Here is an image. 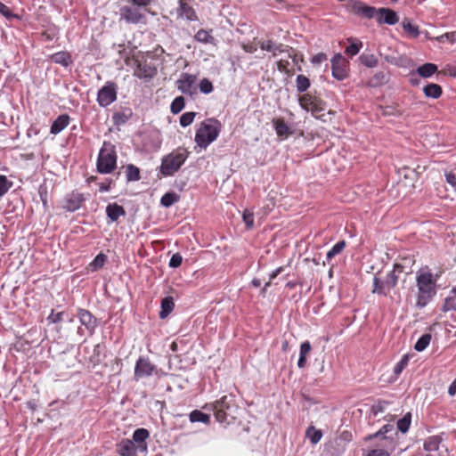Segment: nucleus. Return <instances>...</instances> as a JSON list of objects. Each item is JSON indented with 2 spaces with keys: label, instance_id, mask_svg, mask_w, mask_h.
I'll return each mask as SVG.
<instances>
[{
  "label": "nucleus",
  "instance_id": "nucleus-1",
  "mask_svg": "<svg viewBox=\"0 0 456 456\" xmlns=\"http://www.w3.org/2000/svg\"><path fill=\"white\" fill-rule=\"evenodd\" d=\"M437 277L433 274L428 267L420 268L416 273L417 283V299L416 306L418 308L425 307L436 293Z\"/></svg>",
  "mask_w": 456,
  "mask_h": 456
},
{
  "label": "nucleus",
  "instance_id": "nucleus-2",
  "mask_svg": "<svg viewBox=\"0 0 456 456\" xmlns=\"http://www.w3.org/2000/svg\"><path fill=\"white\" fill-rule=\"evenodd\" d=\"M150 433L146 428L134 430L132 439H122L117 444L116 451L120 456H137L145 454L148 451L147 439Z\"/></svg>",
  "mask_w": 456,
  "mask_h": 456
},
{
  "label": "nucleus",
  "instance_id": "nucleus-3",
  "mask_svg": "<svg viewBox=\"0 0 456 456\" xmlns=\"http://www.w3.org/2000/svg\"><path fill=\"white\" fill-rule=\"evenodd\" d=\"M221 124L214 118L203 121L197 129L195 142L200 148L206 149L219 135Z\"/></svg>",
  "mask_w": 456,
  "mask_h": 456
},
{
  "label": "nucleus",
  "instance_id": "nucleus-4",
  "mask_svg": "<svg viewBox=\"0 0 456 456\" xmlns=\"http://www.w3.org/2000/svg\"><path fill=\"white\" fill-rule=\"evenodd\" d=\"M189 156L184 148H178L162 159L160 171L164 175H172L177 172Z\"/></svg>",
  "mask_w": 456,
  "mask_h": 456
},
{
  "label": "nucleus",
  "instance_id": "nucleus-5",
  "mask_svg": "<svg viewBox=\"0 0 456 456\" xmlns=\"http://www.w3.org/2000/svg\"><path fill=\"white\" fill-rule=\"evenodd\" d=\"M117 167V154L112 143L104 142L97 159V169L102 174H110Z\"/></svg>",
  "mask_w": 456,
  "mask_h": 456
},
{
  "label": "nucleus",
  "instance_id": "nucleus-6",
  "mask_svg": "<svg viewBox=\"0 0 456 456\" xmlns=\"http://www.w3.org/2000/svg\"><path fill=\"white\" fill-rule=\"evenodd\" d=\"M396 270L402 272V266L397 264L395 265V269L388 273L385 279L374 277L372 293L387 296L397 284L398 276L395 274Z\"/></svg>",
  "mask_w": 456,
  "mask_h": 456
},
{
  "label": "nucleus",
  "instance_id": "nucleus-7",
  "mask_svg": "<svg viewBox=\"0 0 456 456\" xmlns=\"http://www.w3.org/2000/svg\"><path fill=\"white\" fill-rule=\"evenodd\" d=\"M164 374L165 373L161 370L158 369L147 357H140L136 361L134 373V379L136 380L151 375H155L159 378Z\"/></svg>",
  "mask_w": 456,
  "mask_h": 456
},
{
  "label": "nucleus",
  "instance_id": "nucleus-8",
  "mask_svg": "<svg viewBox=\"0 0 456 456\" xmlns=\"http://www.w3.org/2000/svg\"><path fill=\"white\" fill-rule=\"evenodd\" d=\"M119 20L126 23L137 24L142 22L145 15L142 9L134 4L124 5L119 9Z\"/></svg>",
  "mask_w": 456,
  "mask_h": 456
},
{
  "label": "nucleus",
  "instance_id": "nucleus-9",
  "mask_svg": "<svg viewBox=\"0 0 456 456\" xmlns=\"http://www.w3.org/2000/svg\"><path fill=\"white\" fill-rule=\"evenodd\" d=\"M118 88L115 83L107 82L97 94V102L101 107H107L117 100Z\"/></svg>",
  "mask_w": 456,
  "mask_h": 456
},
{
  "label": "nucleus",
  "instance_id": "nucleus-10",
  "mask_svg": "<svg viewBox=\"0 0 456 456\" xmlns=\"http://www.w3.org/2000/svg\"><path fill=\"white\" fill-rule=\"evenodd\" d=\"M348 61L340 53H337L331 60L332 76L338 80H344L348 76Z\"/></svg>",
  "mask_w": 456,
  "mask_h": 456
},
{
  "label": "nucleus",
  "instance_id": "nucleus-11",
  "mask_svg": "<svg viewBox=\"0 0 456 456\" xmlns=\"http://www.w3.org/2000/svg\"><path fill=\"white\" fill-rule=\"evenodd\" d=\"M258 45L262 50L272 53L273 57H276L278 53H288L289 58L294 59L293 49L288 45L276 44L273 40H260Z\"/></svg>",
  "mask_w": 456,
  "mask_h": 456
},
{
  "label": "nucleus",
  "instance_id": "nucleus-12",
  "mask_svg": "<svg viewBox=\"0 0 456 456\" xmlns=\"http://www.w3.org/2000/svg\"><path fill=\"white\" fill-rule=\"evenodd\" d=\"M231 402L232 400L229 399L228 396L224 395L220 400H217L213 403V410L217 421L224 422L226 420V411L230 409Z\"/></svg>",
  "mask_w": 456,
  "mask_h": 456
},
{
  "label": "nucleus",
  "instance_id": "nucleus-13",
  "mask_svg": "<svg viewBox=\"0 0 456 456\" xmlns=\"http://www.w3.org/2000/svg\"><path fill=\"white\" fill-rule=\"evenodd\" d=\"M77 317L81 324L86 328L90 334H93L97 325L96 318L89 311L85 309L78 310Z\"/></svg>",
  "mask_w": 456,
  "mask_h": 456
},
{
  "label": "nucleus",
  "instance_id": "nucleus-14",
  "mask_svg": "<svg viewBox=\"0 0 456 456\" xmlns=\"http://www.w3.org/2000/svg\"><path fill=\"white\" fill-rule=\"evenodd\" d=\"M196 82V76L183 73L177 81V88L183 94H191L192 86Z\"/></svg>",
  "mask_w": 456,
  "mask_h": 456
},
{
  "label": "nucleus",
  "instance_id": "nucleus-15",
  "mask_svg": "<svg viewBox=\"0 0 456 456\" xmlns=\"http://www.w3.org/2000/svg\"><path fill=\"white\" fill-rule=\"evenodd\" d=\"M177 17L186 20H196L197 16L194 10L186 3L185 0L179 1V6L176 10Z\"/></svg>",
  "mask_w": 456,
  "mask_h": 456
},
{
  "label": "nucleus",
  "instance_id": "nucleus-16",
  "mask_svg": "<svg viewBox=\"0 0 456 456\" xmlns=\"http://www.w3.org/2000/svg\"><path fill=\"white\" fill-rule=\"evenodd\" d=\"M378 21L380 23H387L394 25L398 21V16L396 12L390 9L381 8L378 11L377 14Z\"/></svg>",
  "mask_w": 456,
  "mask_h": 456
},
{
  "label": "nucleus",
  "instance_id": "nucleus-17",
  "mask_svg": "<svg viewBox=\"0 0 456 456\" xmlns=\"http://www.w3.org/2000/svg\"><path fill=\"white\" fill-rule=\"evenodd\" d=\"M273 126L279 137L284 139L292 134L290 127L281 118L274 119Z\"/></svg>",
  "mask_w": 456,
  "mask_h": 456
},
{
  "label": "nucleus",
  "instance_id": "nucleus-18",
  "mask_svg": "<svg viewBox=\"0 0 456 456\" xmlns=\"http://www.w3.org/2000/svg\"><path fill=\"white\" fill-rule=\"evenodd\" d=\"M106 214L108 217L112 221H117L120 216L126 215V212L123 207L118 205L117 203L109 204L106 208Z\"/></svg>",
  "mask_w": 456,
  "mask_h": 456
},
{
  "label": "nucleus",
  "instance_id": "nucleus-19",
  "mask_svg": "<svg viewBox=\"0 0 456 456\" xmlns=\"http://www.w3.org/2000/svg\"><path fill=\"white\" fill-rule=\"evenodd\" d=\"M69 123V117L68 115H61L59 116L53 123L51 126V133L53 134H58L64 128L68 126Z\"/></svg>",
  "mask_w": 456,
  "mask_h": 456
},
{
  "label": "nucleus",
  "instance_id": "nucleus-20",
  "mask_svg": "<svg viewBox=\"0 0 456 456\" xmlns=\"http://www.w3.org/2000/svg\"><path fill=\"white\" fill-rule=\"evenodd\" d=\"M441 439L438 436H430L424 443V449L427 453L431 452H436L445 448L444 446H441Z\"/></svg>",
  "mask_w": 456,
  "mask_h": 456
},
{
  "label": "nucleus",
  "instance_id": "nucleus-21",
  "mask_svg": "<svg viewBox=\"0 0 456 456\" xmlns=\"http://www.w3.org/2000/svg\"><path fill=\"white\" fill-rule=\"evenodd\" d=\"M154 69L148 65L137 64L134 75L139 78H151L154 76Z\"/></svg>",
  "mask_w": 456,
  "mask_h": 456
},
{
  "label": "nucleus",
  "instance_id": "nucleus-22",
  "mask_svg": "<svg viewBox=\"0 0 456 456\" xmlns=\"http://www.w3.org/2000/svg\"><path fill=\"white\" fill-rule=\"evenodd\" d=\"M311 344L309 341H305L300 345V352H299V359L297 362V366L299 368H304L306 364V357L311 352Z\"/></svg>",
  "mask_w": 456,
  "mask_h": 456
},
{
  "label": "nucleus",
  "instance_id": "nucleus-23",
  "mask_svg": "<svg viewBox=\"0 0 456 456\" xmlns=\"http://www.w3.org/2000/svg\"><path fill=\"white\" fill-rule=\"evenodd\" d=\"M285 54H286V58H281L277 61V68H278L279 71L288 74V73H289V67H290L289 60H291L294 64H296L297 61V55L294 51H293L294 59L289 58L288 56V53H285Z\"/></svg>",
  "mask_w": 456,
  "mask_h": 456
},
{
  "label": "nucleus",
  "instance_id": "nucleus-24",
  "mask_svg": "<svg viewBox=\"0 0 456 456\" xmlns=\"http://www.w3.org/2000/svg\"><path fill=\"white\" fill-rule=\"evenodd\" d=\"M348 43L349 45L346 48V53L350 56L356 55L360 52L362 43L356 38H349Z\"/></svg>",
  "mask_w": 456,
  "mask_h": 456
},
{
  "label": "nucleus",
  "instance_id": "nucleus-25",
  "mask_svg": "<svg viewBox=\"0 0 456 456\" xmlns=\"http://www.w3.org/2000/svg\"><path fill=\"white\" fill-rule=\"evenodd\" d=\"M423 92L427 97L436 99L442 94V88L437 84H429L423 88Z\"/></svg>",
  "mask_w": 456,
  "mask_h": 456
},
{
  "label": "nucleus",
  "instance_id": "nucleus-26",
  "mask_svg": "<svg viewBox=\"0 0 456 456\" xmlns=\"http://www.w3.org/2000/svg\"><path fill=\"white\" fill-rule=\"evenodd\" d=\"M52 60L53 62L61 64L64 67L69 66L71 62V57L69 53L66 52H59L52 55Z\"/></svg>",
  "mask_w": 456,
  "mask_h": 456
},
{
  "label": "nucleus",
  "instance_id": "nucleus-27",
  "mask_svg": "<svg viewBox=\"0 0 456 456\" xmlns=\"http://www.w3.org/2000/svg\"><path fill=\"white\" fill-rule=\"evenodd\" d=\"M194 38L196 41L203 43V44H215V38L211 34L205 30V29H200L194 36Z\"/></svg>",
  "mask_w": 456,
  "mask_h": 456
},
{
  "label": "nucleus",
  "instance_id": "nucleus-28",
  "mask_svg": "<svg viewBox=\"0 0 456 456\" xmlns=\"http://www.w3.org/2000/svg\"><path fill=\"white\" fill-rule=\"evenodd\" d=\"M174 308V301L172 297H165L161 301V312L159 314L160 318H166Z\"/></svg>",
  "mask_w": 456,
  "mask_h": 456
},
{
  "label": "nucleus",
  "instance_id": "nucleus-29",
  "mask_svg": "<svg viewBox=\"0 0 456 456\" xmlns=\"http://www.w3.org/2000/svg\"><path fill=\"white\" fill-rule=\"evenodd\" d=\"M437 70V66L433 63H426L418 68V74L423 77H429Z\"/></svg>",
  "mask_w": 456,
  "mask_h": 456
},
{
  "label": "nucleus",
  "instance_id": "nucleus-30",
  "mask_svg": "<svg viewBox=\"0 0 456 456\" xmlns=\"http://www.w3.org/2000/svg\"><path fill=\"white\" fill-rule=\"evenodd\" d=\"M305 435L313 444H318L322 437V431L316 429L314 426H311L306 429Z\"/></svg>",
  "mask_w": 456,
  "mask_h": 456
},
{
  "label": "nucleus",
  "instance_id": "nucleus-31",
  "mask_svg": "<svg viewBox=\"0 0 456 456\" xmlns=\"http://www.w3.org/2000/svg\"><path fill=\"white\" fill-rule=\"evenodd\" d=\"M359 60L368 68H374L378 65V58L372 53H362L360 55Z\"/></svg>",
  "mask_w": 456,
  "mask_h": 456
},
{
  "label": "nucleus",
  "instance_id": "nucleus-32",
  "mask_svg": "<svg viewBox=\"0 0 456 456\" xmlns=\"http://www.w3.org/2000/svg\"><path fill=\"white\" fill-rule=\"evenodd\" d=\"M357 13L362 14L366 18H372L377 16L378 11L373 7L365 6L362 4H358L355 6Z\"/></svg>",
  "mask_w": 456,
  "mask_h": 456
},
{
  "label": "nucleus",
  "instance_id": "nucleus-33",
  "mask_svg": "<svg viewBox=\"0 0 456 456\" xmlns=\"http://www.w3.org/2000/svg\"><path fill=\"white\" fill-rule=\"evenodd\" d=\"M430 341H431L430 334L427 333V334L422 335L418 339V341L416 342V344L414 346L415 350H417L418 352L424 351L428 347V346L430 344Z\"/></svg>",
  "mask_w": 456,
  "mask_h": 456
},
{
  "label": "nucleus",
  "instance_id": "nucleus-34",
  "mask_svg": "<svg viewBox=\"0 0 456 456\" xmlns=\"http://www.w3.org/2000/svg\"><path fill=\"white\" fill-rule=\"evenodd\" d=\"M209 419V415L203 413L198 410H195L190 413V420L191 422L208 423Z\"/></svg>",
  "mask_w": 456,
  "mask_h": 456
},
{
  "label": "nucleus",
  "instance_id": "nucleus-35",
  "mask_svg": "<svg viewBox=\"0 0 456 456\" xmlns=\"http://www.w3.org/2000/svg\"><path fill=\"white\" fill-rule=\"evenodd\" d=\"M316 99L317 98L312 97L309 94H305L299 98V104L304 110L309 111L310 109H313V104L315 102Z\"/></svg>",
  "mask_w": 456,
  "mask_h": 456
},
{
  "label": "nucleus",
  "instance_id": "nucleus-36",
  "mask_svg": "<svg viewBox=\"0 0 456 456\" xmlns=\"http://www.w3.org/2000/svg\"><path fill=\"white\" fill-rule=\"evenodd\" d=\"M297 89L298 92L303 93L310 86L309 79L304 75H298L296 79Z\"/></svg>",
  "mask_w": 456,
  "mask_h": 456
},
{
  "label": "nucleus",
  "instance_id": "nucleus-37",
  "mask_svg": "<svg viewBox=\"0 0 456 456\" xmlns=\"http://www.w3.org/2000/svg\"><path fill=\"white\" fill-rule=\"evenodd\" d=\"M403 28L404 31L407 32L412 37H417L419 34L418 27L412 24L409 20L405 19L403 21Z\"/></svg>",
  "mask_w": 456,
  "mask_h": 456
},
{
  "label": "nucleus",
  "instance_id": "nucleus-38",
  "mask_svg": "<svg viewBox=\"0 0 456 456\" xmlns=\"http://www.w3.org/2000/svg\"><path fill=\"white\" fill-rule=\"evenodd\" d=\"M346 247V242L344 240L338 241L336 243L330 250L327 252L326 258L327 260H330L332 257H334L336 255L342 252V250Z\"/></svg>",
  "mask_w": 456,
  "mask_h": 456
},
{
  "label": "nucleus",
  "instance_id": "nucleus-39",
  "mask_svg": "<svg viewBox=\"0 0 456 456\" xmlns=\"http://www.w3.org/2000/svg\"><path fill=\"white\" fill-rule=\"evenodd\" d=\"M106 262V256L102 253H100L95 256V258L90 263L89 266L91 271H96L102 268Z\"/></svg>",
  "mask_w": 456,
  "mask_h": 456
},
{
  "label": "nucleus",
  "instance_id": "nucleus-40",
  "mask_svg": "<svg viewBox=\"0 0 456 456\" xmlns=\"http://www.w3.org/2000/svg\"><path fill=\"white\" fill-rule=\"evenodd\" d=\"M177 200L178 196L175 193L167 192L162 196L160 202L164 207L168 208L172 206L174 203H175Z\"/></svg>",
  "mask_w": 456,
  "mask_h": 456
},
{
  "label": "nucleus",
  "instance_id": "nucleus-41",
  "mask_svg": "<svg viewBox=\"0 0 456 456\" xmlns=\"http://www.w3.org/2000/svg\"><path fill=\"white\" fill-rule=\"evenodd\" d=\"M183 108L184 99L183 96L175 98L170 106L171 112L174 114H178Z\"/></svg>",
  "mask_w": 456,
  "mask_h": 456
},
{
  "label": "nucleus",
  "instance_id": "nucleus-42",
  "mask_svg": "<svg viewBox=\"0 0 456 456\" xmlns=\"http://www.w3.org/2000/svg\"><path fill=\"white\" fill-rule=\"evenodd\" d=\"M326 110L325 104L322 101L316 99L315 102L313 104V109H310V112L317 118L321 116L320 114Z\"/></svg>",
  "mask_w": 456,
  "mask_h": 456
},
{
  "label": "nucleus",
  "instance_id": "nucleus-43",
  "mask_svg": "<svg viewBox=\"0 0 456 456\" xmlns=\"http://www.w3.org/2000/svg\"><path fill=\"white\" fill-rule=\"evenodd\" d=\"M410 425H411V414L410 413H408L407 415H405L403 418H402L401 419H399L397 421V428L403 433H405L409 430Z\"/></svg>",
  "mask_w": 456,
  "mask_h": 456
},
{
  "label": "nucleus",
  "instance_id": "nucleus-44",
  "mask_svg": "<svg viewBox=\"0 0 456 456\" xmlns=\"http://www.w3.org/2000/svg\"><path fill=\"white\" fill-rule=\"evenodd\" d=\"M196 113L192 111L183 113L180 118V125L183 127L188 126L193 122Z\"/></svg>",
  "mask_w": 456,
  "mask_h": 456
},
{
  "label": "nucleus",
  "instance_id": "nucleus-45",
  "mask_svg": "<svg viewBox=\"0 0 456 456\" xmlns=\"http://www.w3.org/2000/svg\"><path fill=\"white\" fill-rule=\"evenodd\" d=\"M126 178L128 181H137L140 178L139 169L133 166L129 165L126 167Z\"/></svg>",
  "mask_w": 456,
  "mask_h": 456
},
{
  "label": "nucleus",
  "instance_id": "nucleus-46",
  "mask_svg": "<svg viewBox=\"0 0 456 456\" xmlns=\"http://www.w3.org/2000/svg\"><path fill=\"white\" fill-rule=\"evenodd\" d=\"M410 360V356L405 354L402 357V359L395 364L394 368V373L397 376L399 375L403 370L408 365Z\"/></svg>",
  "mask_w": 456,
  "mask_h": 456
},
{
  "label": "nucleus",
  "instance_id": "nucleus-47",
  "mask_svg": "<svg viewBox=\"0 0 456 456\" xmlns=\"http://www.w3.org/2000/svg\"><path fill=\"white\" fill-rule=\"evenodd\" d=\"M242 218L248 229L254 226V215L252 211L248 209L244 210Z\"/></svg>",
  "mask_w": 456,
  "mask_h": 456
},
{
  "label": "nucleus",
  "instance_id": "nucleus-48",
  "mask_svg": "<svg viewBox=\"0 0 456 456\" xmlns=\"http://www.w3.org/2000/svg\"><path fill=\"white\" fill-rule=\"evenodd\" d=\"M200 90L203 94H210L213 91V85L208 78H203L200 85Z\"/></svg>",
  "mask_w": 456,
  "mask_h": 456
},
{
  "label": "nucleus",
  "instance_id": "nucleus-49",
  "mask_svg": "<svg viewBox=\"0 0 456 456\" xmlns=\"http://www.w3.org/2000/svg\"><path fill=\"white\" fill-rule=\"evenodd\" d=\"M436 40L438 42H441V43H444L445 40H448L451 43H455L456 42V31L444 33L439 37H436Z\"/></svg>",
  "mask_w": 456,
  "mask_h": 456
},
{
  "label": "nucleus",
  "instance_id": "nucleus-50",
  "mask_svg": "<svg viewBox=\"0 0 456 456\" xmlns=\"http://www.w3.org/2000/svg\"><path fill=\"white\" fill-rule=\"evenodd\" d=\"M11 184L12 183L8 182L6 176L0 175V197L8 191Z\"/></svg>",
  "mask_w": 456,
  "mask_h": 456
},
{
  "label": "nucleus",
  "instance_id": "nucleus-51",
  "mask_svg": "<svg viewBox=\"0 0 456 456\" xmlns=\"http://www.w3.org/2000/svg\"><path fill=\"white\" fill-rule=\"evenodd\" d=\"M81 197L79 195L77 196L76 200H69L68 205L65 207L69 211H75L80 206Z\"/></svg>",
  "mask_w": 456,
  "mask_h": 456
},
{
  "label": "nucleus",
  "instance_id": "nucleus-52",
  "mask_svg": "<svg viewBox=\"0 0 456 456\" xmlns=\"http://www.w3.org/2000/svg\"><path fill=\"white\" fill-rule=\"evenodd\" d=\"M183 257L179 253L174 254L169 261V266L172 268H177L181 265Z\"/></svg>",
  "mask_w": 456,
  "mask_h": 456
},
{
  "label": "nucleus",
  "instance_id": "nucleus-53",
  "mask_svg": "<svg viewBox=\"0 0 456 456\" xmlns=\"http://www.w3.org/2000/svg\"><path fill=\"white\" fill-rule=\"evenodd\" d=\"M259 46L258 42H256V39L248 44H243L242 48L246 53H254L257 51V47Z\"/></svg>",
  "mask_w": 456,
  "mask_h": 456
},
{
  "label": "nucleus",
  "instance_id": "nucleus-54",
  "mask_svg": "<svg viewBox=\"0 0 456 456\" xmlns=\"http://www.w3.org/2000/svg\"><path fill=\"white\" fill-rule=\"evenodd\" d=\"M0 13L4 16L6 19L10 20L12 18L17 17L14 15L10 8L0 2Z\"/></svg>",
  "mask_w": 456,
  "mask_h": 456
},
{
  "label": "nucleus",
  "instance_id": "nucleus-55",
  "mask_svg": "<svg viewBox=\"0 0 456 456\" xmlns=\"http://www.w3.org/2000/svg\"><path fill=\"white\" fill-rule=\"evenodd\" d=\"M63 312L54 313L52 311L51 314L47 317V321L50 323H56L62 320Z\"/></svg>",
  "mask_w": 456,
  "mask_h": 456
},
{
  "label": "nucleus",
  "instance_id": "nucleus-56",
  "mask_svg": "<svg viewBox=\"0 0 456 456\" xmlns=\"http://www.w3.org/2000/svg\"><path fill=\"white\" fill-rule=\"evenodd\" d=\"M327 60V55L325 53H320L313 56L312 63L314 64H321L322 61Z\"/></svg>",
  "mask_w": 456,
  "mask_h": 456
},
{
  "label": "nucleus",
  "instance_id": "nucleus-57",
  "mask_svg": "<svg viewBox=\"0 0 456 456\" xmlns=\"http://www.w3.org/2000/svg\"><path fill=\"white\" fill-rule=\"evenodd\" d=\"M366 456H388V452L384 449H374Z\"/></svg>",
  "mask_w": 456,
  "mask_h": 456
},
{
  "label": "nucleus",
  "instance_id": "nucleus-58",
  "mask_svg": "<svg viewBox=\"0 0 456 456\" xmlns=\"http://www.w3.org/2000/svg\"><path fill=\"white\" fill-rule=\"evenodd\" d=\"M446 182L456 190V176L452 173L445 174Z\"/></svg>",
  "mask_w": 456,
  "mask_h": 456
},
{
  "label": "nucleus",
  "instance_id": "nucleus-59",
  "mask_svg": "<svg viewBox=\"0 0 456 456\" xmlns=\"http://www.w3.org/2000/svg\"><path fill=\"white\" fill-rule=\"evenodd\" d=\"M282 271V267H279L277 268L275 271H273L271 274H270V280L268 282L265 283V288H264V290H265V289L270 286L271 284V281L276 278Z\"/></svg>",
  "mask_w": 456,
  "mask_h": 456
},
{
  "label": "nucleus",
  "instance_id": "nucleus-60",
  "mask_svg": "<svg viewBox=\"0 0 456 456\" xmlns=\"http://www.w3.org/2000/svg\"><path fill=\"white\" fill-rule=\"evenodd\" d=\"M131 2L133 3V4L142 8L149 5L151 0H131Z\"/></svg>",
  "mask_w": 456,
  "mask_h": 456
},
{
  "label": "nucleus",
  "instance_id": "nucleus-61",
  "mask_svg": "<svg viewBox=\"0 0 456 456\" xmlns=\"http://www.w3.org/2000/svg\"><path fill=\"white\" fill-rule=\"evenodd\" d=\"M447 452V449L444 448L442 450L436 451V452H431L427 453V456H444V453Z\"/></svg>",
  "mask_w": 456,
  "mask_h": 456
},
{
  "label": "nucleus",
  "instance_id": "nucleus-62",
  "mask_svg": "<svg viewBox=\"0 0 456 456\" xmlns=\"http://www.w3.org/2000/svg\"><path fill=\"white\" fill-rule=\"evenodd\" d=\"M448 394L451 395V396H453L455 395L456 394V379L453 380V382L450 385L449 388H448Z\"/></svg>",
  "mask_w": 456,
  "mask_h": 456
},
{
  "label": "nucleus",
  "instance_id": "nucleus-63",
  "mask_svg": "<svg viewBox=\"0 0 456 456\" xmlns=\"http://www.w3.org/2000/svg\"><path fill=\"white\" fill-rule=\"evenodd\" d=\"M110 183H101L100 191L104 192L110 191Z\"/></svg>",
  "mask_w": 456,
  "mask_h": 456
},
{
  "label": "nucleus",
  "instance_id": "nucleus-64",
  "mask_svg": "<svg viewBox=\"0 0 456 456\" xmlns=\"http://www.w3.org/2000/svg\"><path fill=\"white\" fill-rule=\"evenodd\" d=\"M252 285L254 287H259V286H261V281L259 279H254L252 281Z\"/></svg>",
  "mask_w": 456,
  "mask_h": 456
}]
</instances>
